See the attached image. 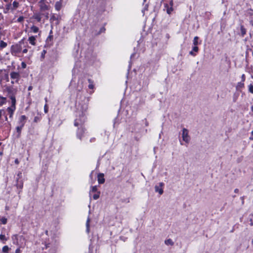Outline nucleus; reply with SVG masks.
<instances>
[{
  "mask_svg": "<svg viewBox=\"0 0 253 253\" xmlns=\"http://www.w3.org/2000/svg\"><path fill=\"white\" fill-rule=\"evenodd\" d=\"M84 122H83L82 120H79L78 119H76L74 122V125L76 126H80L77 131V137L81 140L82 137L84 133L85 129L83 127V123Z\"/></svg>",
  "mask_w": 253,
  "mask_h": 253,
  "instance_id": "1",
  "label": "nucleus"
},
{
  "mask_svg": "<svg viewBox=\"0 0 253 253\" xmlns=\"http://www.w3.org/2000/svg\"><path fill=\"white\" fill-rule=\"evenodd\" d=\"M11 238L13 243L19 247H22L25 244V237L22 235L15 234L12 236Z\"/></svg>",
  "mask_w": 253,
  "mask_h": 253,
  "instance_id": "2",
  "label": "nucleus"
},
{
  "mask_svg": "<svg viewBox=\"0 0 253 253\" xmlns=\"http://www.w3.org/2000/svg\"><path fill=\"white\" fill-rule=\"evenodd\" d=\"M88 109L87 105L85 103L83 104H79L77 108L79 114L80 119L79 120H82L83 122H85V112Z\"/></svg>",
  "mask_w": 253,
  "mask_h": 253,
  "instance_id": "3",
  "label": "nucleus"
},
{
  "mask_svg": "<svg viewBox=\"0 0 253 253\" xmlns=\"http://www.w3.org/2000/svg\"><path fill=\"white\" fill-rule=\"evenodd\" d=\"M11 83L13 84H18L21 78L19 72L12 71L9 74Z\"/></svg>",
  "mask_w": 253,
  "mask_h": 253,
  "instance_id": "4",
  "label": "nucleus"
},
{
  "mask_svg": "<svg viewBox=\"0 0 253 253\" xmlns=\"http://www.w3.org/2000/svg\"><path fill=\"white\" fill-rule=\"evenodd\" d=\"M16 100L14 98H12V103H11V105L10 107H8L6 109V111L8 113V115H9V118L12 119L13 115L16 109Z\"/></svg>",
  "mask_w": 253,
  "mask_h": 253,
  "instance_id": "5",
  "label": "nucleus"
},
{
  "mask_svg": "<svg viewBox=\"0 0 253 253\" xmlns=\"http://www.w3.org/2000/svg\"><path fill=\"white\" fill-rule=\"evenodd\" d=\"M22 172H18L17 176L16 177V185L18 188L20 189H22L23 186V182L22 179Z\"/></svg>",
  "mask_w": 253,
  "mask_h": 253,
  "instance_id": "6",
  "label": "nucleus"
},
{
  "mask_svg": "<svg viewBox=\"0 0 253 253\" xmlns=\"http://www.w3.org/2000/svg\"><path fill=\"white\" fill-rule=\"evenodd\" d=\"M7 91L9 94V97L11 100V103H12V98H14L16 100L15 96L17 92V89L14 88L12 86H9L7 87Z\"/></svg>",
  "mask_w": 253,
  "mask_h": 253,
  "instance_id": "7",
  "label": "nucleus"
},
{
  "mask_svg": "<svg viewBox=\"0 0 253 253\" xmlns=\"http://www.w3.org/2000/svg\"><path fill=\"white\" fill-rule=\"evenodd\" d=\"M188 130L185 128L182 129V139L186 143H189L190 141V137L188 134Z\"/></svg>",
  "mask_w": 253,
  "mask_h": 253,
  "instance_id": "8",
  "label": "nucleus"
},
{
  "mask_svg": "<svg viewBox=\"0 0 253 253\" xmlns=\"http://www.w3.org/2000/svg\"><path fill=\"white\" fill-rule=\"evenodd\" d=\"M22 48L20 45L18 44L13 45L11 46V53L12 54L16 55V54L20 52Z\"/></svg>",
  "mask_w": 253,
  "mask_h": 253,
  "instance_id": "9",
  "label": "nucleus"
},
{
  "mask_svg": "<svg viewBox=\"0 0 253 253\" xmlns=\"http://www.w3.org/2000/svg\"><path fill=\"white\" fill-rule=\"evenodd\" d=\"M164 186L163 182H160L159 185H156L155 186V191L156 192H158L160 195H162L163 192V187Z\"/></svg>",
  "mask_w": 253,
  "mask_h": 253,
  "instance_id": "10",
  "label": "nucleus"
},
{
  "mask_svg": "<svg viewBox=\"0 0 253 253\" xmlns=\"http://www.w3.org/2000/svg\"><path fill=\"white\" fill-rule=\"evenodd\" d=\"M27 119V118L25 115L21 116L19 117V120H18L19 126L24 127V126L26 123Z\"/></svg>",
  "mask_w": 253,
  "mask_h": 253,
  "instance_id": "11",
  "label": "nucleus"
},
{
  "mask_svg": "<svg viewBox=\"0 0 253 253\" xmlns=\"http://www.w3.org/2000/svg\"><path fill=\"white\" fill-rule=\"evenodd\" d=\"M98 181L99 184H103L105 182L103 173H99L98 175Z\"/></svg>",
  "mask_w": 253,
  "mask_h": 253,
  "instance_id": "12",
  "label": "nucleus"
},
{
  "mask_svg": "<svg viewBox=\"0 0 253 253\" xmlns=\"http://www.w3.org/2000/svg\"><path fill=\"white\" fill-rule=\"evenodd\" d=\"M23 127L18 126L16 127V131L18 133L17 135V138H19L21 136V130Z\"/></svg>",
  "mask_w": 253,
  "mask_h": 253,
  "instance_id": "13",
  "label": "nucleus"
},
{
  "mask_svg": "<svg viewBox=\"0 0 253 253\" xmlns=\"http://www.w3.org/2000/svg\"><path fill=\"white\" fill-rule=\"evenodd\" d=\"M28 41L29 42L33 45H35L36 44L35 41H36V38L34 36H31L28 39Z\"/></svg>",
  "mask_w": 253,
  "mask_h": 253,
  "instance_id": "14",
  "label": "nucleus"
},
{
  "mask_svg": "<svg viewBox=\"0 0 253 253\" xmlns=\"http://www.w3.org/2000/svg\"><path fill=\"white\" fill-rule=\"evenodd\" d=\"M33 18L36 19L38 22H41L42 19L41 14L39 13L35 14L33 15Z\"/></svg>",
  "mask_w": 253,
  "mask_h": 253,
  "instance_id": "15",
  "label": "nucleus"
},
{
  "mask_svg": "<svg viewBox=\"0 0 253 253\" xmlns=\"http://www.w3.org/2000/svg\"><path fill=\"white\" fill-rule=\"evenodd\" d=\"M89 222L90 219L88 217L86 222V231L87 233L89 232Z\"/></svg>",
  "mask_w": 253,
  "mask_h": 253,
  "instance_id": "16",
  "label": "nucleus"
},
{
  "mask_svg": "<svg viewBox=\"0 0 253 253\" xmlns=\"http://www.w3.org/2000/svg\"><path fill=\"white\" fill-rule=\"evenodd\" d=\"M165 7L167 8V12L169 14H170L171 13V12L173 11L172 7L170 6V7H169L167 4H165Z\"/></svg>",
  "mask_w": 253,
  "mask_h": 253,
  "instance_id": "17",
  "label": "nucleus"
},
{
  "mask_svg": "<svg viewBox=\"0 0 253 253\" xmlns=\"http://www.w3.org/2000/svg\"><path fill=\"white\" fill-rule=\"evenodd\" d=\"M241 33L242 37H244L246 34V29L244 28L243 25H241Z\"/></svg>",
  "mask_w": 253,
  "mask_h": 253,
  "instance_id": "18",
  "label": "nucleus"
},
{
  "mask_svg": "<svg viewBox=\"0 0 253 253\" xmlns=\"http://www.w3.org/2000/svg\"><path fill=\"white\" fill-rule=\"evenodd\" d=\"M61 7V3L60 1H57L55 4V8L57 10H59Z\"/></svg>",
  "mask_w": 253,
  "mask_h": 253,
  "instance_id": "19",
  "label": "nucleus"
},
{
  "mask_svg": "<svg viewBox=\"0 0 253 253\" xmlns=\"http://www.w3.org/2000/svg\"><path fill=\"white\" fill-rule=\"evenodd\" d=\"M89 83L88 88L89 89H93L94 88L93 82L90 79H88Z\"/></svg>",
  "mask_w": 253,
  "mask_h": 253,
  "instance_id": "20",
  "label": "nucleus"
},
{
  "mask_svg": "<svg viewBox=\"0 0 253 253\" xmlns=\"http://www.w3.org/2000/svg\"><path fill=\"white\" fill-rule=\"evenodd\" d=\"M247 14L252 20H253V10L250 9L248 10Z\"/></svg>",
  "mask_w": 253,
  "mask_h": 253,
  "instance_id": "21",
  "label": "nucleus"
},
{
  "mask_svg": "<svg viewBox=\"0 0 253 253\" xmlns=\"http://www.w3.org/2000/svg\"><path fill=\"white\" fill-rule=\"evenodd\" d=\"M7 219L4 217H2L0 219V223L3 224H6L7 223Z\"/></svg>",
  "mask_w": 253,
  "mask_h": 253,
  "instance_id": "22",
  "label": "nucleus"
},
{
  "mask_svg": "<svg viewBox=\"0 0 253 253\" xmlns=\"http://www.w3.org/2000/svg\"><path fill=\"white\" fill-rule=\"evenodd\" d=\"M31 31L34 32V33H37L39 31V28L35 26H33L31 28Z\"/></svg>",
  "mask_w": 253,
  "mask_h": 253,
  "instance_id": "23",
  "label": "nucleus"
},
{
  "mask_svg": "<svg viewBox=\"0 0 253 253\" xmlns=\"http://www.w3.org/2000/svg\"><path fill=\"white\" fill-rule=\"evenodd\" d=\"M198 40H199L198 37L196 36L194 37L193 41V43L194 45L197 46V45L198 44Z\"/></svg>",
  "mask_w": 253,
  "mask_h": 253,
  "instance_id": "24",
  "label": "nucleus"
},
{
  "mask_svg": "<svg viewBox=\"0 0 253 253\" xmlns=\"http://www.w3.org/2000/svg\"><path fill=\"white\" fill-rule=\"evenodd\" d=\"M165 243L166 245H173V242H172V240L170 239H169L168 240H165Z\"/></svg>",
  "mask_w": 253,
  "mask_h": 253,
  "instance_id": "25",
  "label": "nucleus"
},
{
  "mask_svg": "<svg viewBox=\"0 0 253 253\" xmlns=\"http://www.w3.org/2000/svg\"><path fill=\"white\" fill-rule=\"evenodd\" d=\"M5 100L6 98L5 97L0 96V106L5 103Z\"/></svg>",
  "mask_w": 253,
  "mask_h": 253,
  "instance_id": "26",
  "label": "nucleus"
},
{
  "mask_svg": "<svg viewBox=\"0 0 253 253\" xmlns=\"http://www.w3.org/2000/svg\"><path fill=\"white\" fill-rule=\"evenodd\" d=\"M9 251V247L7 246H4L2 247V251L4 253H8Z\"/></svg>",
  "mask_w": 253,
  "mask_h": 253,
  "instance_id": "27",
  "label": "nucleus"
},
{
  "mask_svg": "<svg viewBox=\"0 0 253 253\" xmlns=\"http://www.w3.org/2000/svg\"><path fill=\"white\" fill-rule=\"evenodd\" d=\"M41 9L42 11H45L48 9V6L45 4H42L41 5Z\"/></svg>",
  "mask_w": 253,
  "mask_h": 253,
  "instance_id": "28",
  "label": "nucleus"
},
{
  "mask_svg": "<svg viewBox=\"0 0 253 253\" xmlns=\"http://www.w3.org/2000/svg\"><path fill=\"white\" fill-rule=\"evenodd\" d=\"M7 45V43L2 41L0 42V47L2 48L6 47Z\"/></svg>",
  "mask_w": 253,
  "mask_h": 253,
  "instance_id": "29",
  "label": "nucleus"
},
{
  "mask_svg": "<svg viewBox=\"0 0 253 253\" xmlns=\"http://www.w3.org/2000/svg\"><path fill=\"white\" fill-rule=\"evenodd\" d=\"M0 240L2 241H6L7 239L4 235L1 234L0 235Z\"/></svg>",
  "mask_w": 253,
  "mask_h": 253,
  "instance_id": "30",
  "label": "nucleus"
},
{
  "mask_svg": "<svg viewBox=\"0 0 253 253\" xmlns=\"http://www.w3.org/2000/svg\"><path fill=\"white\" fill-rule=\"evenodd\" d=\"M12 5H13V8L15 9L17 7H18V6L19 5V3L18 2L14 1L13 2Z\"/></svg>",
  "mask_w": 253,
  "mask_h": 253,
  "instance_id": "31",
  "label": "nucleus"
},
{
  "mask_svg": "<svg viewBox=\"0 0 253 253\" xmlns=\"http://www.w3.org/2000/svg\"><path fill=\"white\" fill-rule=\"evenodd\" d=\"M11 5L10 4H7L6 6V8L4 10V13H6L7 12V11L9 10V9H10V7H11Z\"/></svg>",
  "mask_w": 253,
  "mask_h": 253,
  "instance_id": "32",
  "label": "nucleus"
},
{
  "mask_svg": "<svg viewBox=\"0 0 253 253\" xmlns=\"http://www.w3.org/2000/svg\"><path fill=\"white\" fill-rule=\"evenodd\" d=\"M99 194H100V192H98V193H97V194H95L94 195H93V199H94V200L98 199L99 197Z\"/></svg>",
  "mask_w": 253,
  "mask_h": 253,
  "instance_id": "33",
  "label": "nucleus"
},
{
  "mask_svg": "<svg viewBox=\"0 0 253 253\" xmlns=\"http://www.w3.org/2000/svg\"><path fill=\"white\" fill-rule=\"evenodd\" d=\"M249 91L252 93H253V85L252 84H250L249 86Z\"/></svg>",
  "mask_w": 253,
  "mask_h": 253,
  "instance_id": "34",
  "label": "nucleus"
},
{
  "mask_svg": "<svg viewBox=\"0 0 253 253\" xmlns=\"http://www.w3.org/2000/svg\"><path fill=\"white\" fill-rule=\"evenodd\" d=\"M105 31V28L104 27H101L100 29V31L98 33H97L96 35H99L101 33H103V32H104Z\"/></svg>",
  "mask_w": 253,
  "mask_h": 253,
  "instance_id": "35",
  "label": "nucleus"
},
{
  "mask_svg": "<svg viewBox=\"0 0 253 253\" xmlns=\"http://www.w3.org/2000/svg\"><path fill=\"white\" fill-rule=\"evenodd\" d=\"M193 51H194L195 52H198V51H199V48L197 46H195L194 45L193 48H192V50Z\"/></svg>",
  "mask_w": 253,
  "mask_h": 253,
  "instance_id": "36",
  "label": "nucleus"
},
{
  "mask_svg": "<svg viewBox=\"0 0 253 253\" xmlns=\"http://www.w3.org/2000/svg\"><path fill=\"white\" fill-rule=\"evenodd\" d=\"M97 186H92L91 187V190H90V192H96L97 191Z\"/></svg>",
  "mask_w": 253,
  "mask_h": 253,
  "instance_id": "37",
  "label": "nucleus"
},
{
  "mask_svg": "<svg viewBox=\"0 0 253 253\" xmlns=\"http://www.w3.org/2000/svg\"><path fill=\"white\" fill-rule=\"evenodd\" d=\"M2 115H5V111L4 110H0V119Z\"/></svg>",
  "mask_w": 253,
  "mask_h": 253,
  "instance_id": "38",
  "label": "nucleus"
},
{
  "mask_svg": "<svg viewBox=\"0 0 253 253\" xmlns=\"http://www.w3.org/2000/svg\"><path fill=\"white\" fill-rule=\"evenodd\" d=\"M26 66H27L26 64L24 62H22L21 63V67H22V68L25 69V68H26Z\"/></svg>",
  "mask_w": 253,
  "mask_h": 253,
  "instance_id": "39",
  "label": "nucleus"
},
{
  "mask_svg": "<svg viewBox=\"0 0 253 253\" xmlns=\"http://www.w3.org/2000/svg\"><path fill=\"white\" fill-rule=\"evenodd\" d=\"M39 121H40V118L39 117H38V116L35 117L34 119V122H38Z\"/></svg>",
  "mask_w": 253,
  "mask_h": 253,
  "instance_id": "40",
  "label": "nucleus"
},
{
  "mask_svg": "<svg viewBox=\"0 0 253 253\" xmlns=\"http://www.w3.org/2000/svg\"><path fill=\"white\" fill-rule=\"evenodd\" d=\"M44 111L45 113H47L48 112V107L47 104H45L44 106Z\"/></svg>",
  "mask_w": 253,
  "mask_h": 253,
  "instance_id": "41",
  "label": "nucleus"
},
{
  "mask_svg": "<svg viewBox=\"0 0 253 253\" xmlns=\"http://www.w3.org/2000/svg\"><path fill=\"white\" fill-rule=\"evenodd\" d=\"M23 19H24V18H23V16H20V17L18 18L17 21H18V22H22V21L23 20Z\"/></svg>",
  "mask_w": 253,
  "mask_h": 253,
  "instance_id": "42",
  "label": "nucleus"
},
{
  "mask_svg": "<svg viewBox=\"0 0 253 253\" xmlns=\"http://www.w3.org/2000/svg\"><path fill=\"white\" fill-rule=\"evenodd\" d=\"M244 86V83H239L238 84L237 87H243Z\"/></svg>",
  "mask_w": 253,
  "mask_h": 253,
  "instance_id": "43",
  "label": "nucleus"
},
{
  "mask_svg": "<svg viewBox=\"0 0 253 253\" xmlns=\"http://www.w3.org/2000/svg\"><path fill=\"white\" fill-rule=\"evenodd\" d=\"M194 52V51L191 50V51L189 52V54L193 56H196V54Z\"/></svg>",
  "mask_w": 253,
  "mask_h": 253,
  "instance_id": "44",
  "label": "nucleus"
},
{
  "mask_svg": "<svg viewBox=\"0 0 253 253\" xmlns=\"http://www.w3.org/2000/svg\"><path fill=\"white\" fill-rule=\"evenodd\" d=\"M5 80L7 82H9V77H8V75H5Z\"/></svg>",
  "mask_w": 253,
  "mask_h": 253,
  "instance_id": "45",
  "label": "nucleus"
},
{
  "mask_svg": "<svg viewBox=\"0 0 253 253\" xmlns=\"http://www.w3.org/2000/svg\"><path fill=\"white\" fill-rule=\"evenodd\" d=\"M15 253H21V250H20V248H18L16 250Z\"/></svg>",
  "mask_w": 253,
  "mask_h": 253,
  "instance_id": "46",
  "label": "nucleus"
},
{
  "mask_svg": "<svg viewBox=\"0 0 253 253\" xmlns=\"http://www.w3.org/2000/svg\"><path fill=\"white\" fill-rule=\"evenodd\" d=\"M242 80L243 82H244L245 80V75L244 74H243L242 75Z\"/></svg>",
  "mask_w": 253,
  "mask_h": 253,
  "instance_id": "47",
  "label": "nucleus"
},
{
  "mask_svg": "<svg viewBox=\"0 0 253 253\" xmlns=\"http://www.w3.org/2000/svg\"><path fill=\"white\" fill-rule=\"evenodd\" d=\"M241 199L242 200V205H243L244 204V197L243 196V197H241Z\"/></svg>",
  "mask_w": 253,
  "mask_h": 253,
  "instance_id": "48",
  "label": "nucleus"
},
{
  "mask_svg": "<svg viewBox=\"0 0 253 253\" xmlns=\"http://www.w3.org/2000/svg\"><path fill=\"white\" fill-rule=\"evenodd\" d=\"M4 116V118H5V120L6 121H8V118H7V114H6V112H5V115H3Z\"/></svg>",
  "mask_w": 253,
  "mask_h": 253,
  "instance_id": "49",
  "label": "nucleus"
},
{
  "mask_svg": "<svg viewBox=\"0 0 253 253\" xmlns=\"http://www.w3.org/2000/svg\"><path fill=\"white\" fill-rule=\"evenodd\" d=\"M169 4H170V6H172V7L173 6V0H171L170 1Z\"/></svg>",
  "mask_w": 253,
  "mask_h": 253,
  "instance_id": "50",
  "label": "nucleus"
},
{
  "mask_svg": "<svg viewBox=\"0 0 253 253\" xmlns=\"http://www.w3.org/2000/svg\"><path fill=\"white\" fill-rule=\"evenodd\" d=\"M22 52L24 53H26L28 52V50H27V49L25 48L23 50Z\"/></svg>",
  "mask_w": 253,
  "mask_h": 253,
  "instance_id": "51",
  "label": "nucleus"
},
{
  "mask_svg": "<svg viewBox=\"0 0 253 253\" xmlns=\"http://www.w3.org/2000/svg\"><path fill=\"white\" fill-rule=\"evenodd\" d=\"M32 89H33V86L32 85L29 86L28 88V90H29V91L31 90Z\"/></svg>",
  "mask_w": 253,
  "mask_h": 253,
  "instance_id": "52",
  "label": "nucleus"
},
{
  "mask_svg": "<svg viewBox=\"0 0 253 253\" xmlns=\"http://www.w3.org/2000/svg\"><path fill=\"white\" fill-rule=\"evenodd\" d=\"M95 138H91L90 139V142H94L95 141Z\"/></svg>",
  "mask_w": 253,
  "mask_h": 253,
  "instance_id": "53",
  "label": "nucleus"
},
{
  "mask_svg": "<svg viewBox=\"0 0 253 253\" xmlns=\"http://www.w3.org/2000/svg\"><path fill=\"white\" fill-rule=\"evenodd\" d=\"M234 192L236 193H237L239 192V189L236 188L234 190Z\"/></svg>",
  "mask_w": 253,
  "mask_h": 253,
  "instance_id": "54",
  "label": "nucleus"
},
{
  "mask_svg": "<svg viewBox=\"0 0 253 253\" xmlns=\"http://www.w3.org/2000/svg\"><path fill=\"white\" fill-rule=\"evenodd\" d=\"M56 19V17L55 16H52V17L51 18V20H55Z\"/></svg>",
  "mask_w": 253,
  "mask_h": 253,
  "instance_id": "55",
  "label": "nucleus"
},
{
  "mask_svg": "<svg viewBox=\"0 0 253 253\" xmlns=\"http://www.w3.org/2000/svg\"><path fill=\"white\" fill-rule=\"evenodd\" d=\"M15 163L16 164H18L19 163V161H18V159H16L15 160Z\"/></svg>",
  "mask_w": 253,
  "mask_h": 253,
  "instance_id": "56",
  "label": "nucleus"
},
{
  "mask_svg": "<svg viewBox=\"0 0 253 253\" xmlns=\"http://www.w3.org/2000/svg\"><path fill=\"white\" fill-rule=\"evenodd\" d=\"M46 51L45 50H43L42 52V56H43V55L45 53Z\"/></svg>",
  "mask_w": 253,
  "mask_h": 253,
  "instance_id": "57",
  "label": "nucleus"
},
{
  "mask_svg": "<svg viewBox=\"0 0 253 253\" xmlns=\"http://www.w3.org/2000/svg\"><path fill=\"white\" fill-rule=\"evenodd\" d=\"M250 139L253 140V137H250Z\"/></svg>",
  "mask_w": 253,
  "mask_h": 253,
  "instance_id": "58",
  "label": "nucleus"
},
{
  "mask_svg": "<svg viewBox=\"0 0 253 253\" xmlns=\"http://www.w3.org/2000/svg\"><path fill=\"white\" fill-rule=\"evenodd\" d=\"M161 133H162V131H161V133H160V134H159V138H161Z\"/></svg>",
  "mask_w": 253,
  "mask_h": 253,
  "instance_id": "59",
  "label": "nucleus"
},
{
  "mask_svg": "<svg viewBox=\"0 0 253 253\" xmlns=\"http://www.w3.org/2000/svg\"><path fill=\"white\" fill-rule=\"evenodd\" d=\"M251 110H252V112H253V106H252L251 107Z\"/></svg>",
  "mask_w": 253,
  "mask_h": 253,
  "instance_id": "60",
  "label": "nucleus"
},
{
  "mask_svg": "<svg viewBox=\"0 0 253 253\" xmlns=\"http://www.w3.org/2000/svg\"><path fill=\"white\" fill-rule=\"evenodd\" d=\"M9 0H4V1L5 2H8Z\"/></svg>",
  "mask_w": 253,
  "mask_h": 253,
  "instance_id": "61",
  "label": "nucleus"
},
{
  "mask_svg": "<svg viewBox=\"0 0 253 253\" xmlns=\"http://www.w3.org/2000/svg\"><path fill=\"white\" fill-rule=\"evenodd\" d=\"M45 16L46 17V18H48V13H47V14L45 15Z\"/></svg>",
  "mask_w": 253,
  "mask_h": 253,
  "instance_id": "62",
  "label": "nucleus"
},
{
  "mask_svg": "<svg viewBox=\"0 0 253 253\" xmlns=\"http://www.w3.org/2000/svg\"><path fill=\"white\" fill-rule=\"evenodd\" d=\"M251 134H252V135H253V130L251 132Z\"/></svg>",
  "mask_w": 253,
  "mask_h": 253,
  "instance_id": "63",
  "label": "nucleus"
},
{
  "mask_svg": "<svg viewBox=\"0 0 253 253\" xmlns=\"http://www.w3.org/2000/svg\"><path fill=\"white\" fill-rule=\"evenodd\" d=\"M252 244L253 245V240L252 241Z\"/></svg>",
  "mask_w": 253,
  "mask_h": 253,
  "instance_id": "64",
  "label": "nucleus"
}]
</instances>
